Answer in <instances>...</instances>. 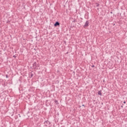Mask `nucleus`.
<instances>
[{
    "mask_svg": "<svg viewBox=\"0 0 127 127\" xmlns=\"http://www.w3.org/2000/svg\"><path fill=\"white\" fill-rule=\"evenodd\" d=\"M32 69L38 70V68H39V64L36 62H34L32 64Z\"/></svg>",
    "mask_w": 127,
    "mask_h": 127,
    "instance_id": "obj_1",
    "label": "nucleus"
},
{
    "mask_svg": "<svg viewBox=\"0 0 127 127\" xmlns=\"http://www.w3.org/2000/svg\"><path fill=\"white\" fill-rule=\"evenodd\" d=\"M50 124L51 123L48 121H46L44 122V125H45V127H49Z\"/></svg>",
    "mask_w": 127,
    "mask_h": 127,
    "instance_id": "obj_2",
    "label": "nucleus"
},
{
    "mask_svg": "<svg viewBox=\"0 0 127 127\" xmlns=\"http://www.w3.org/2000/svg\"><path fill=\"white\" fill-rule=\"evenodd\" d=\"M54 26H55V27H56L57 26H60V23L59 22H58V21H57L54 24Z\"/></svg>",
    "mask_w": 127,
    "mask_h": 127,
    "instance_id": "obj_3",
    "label": "nucleus"
},
{
    "mask_svg": "<svg viewBox=\"0 0 127 127\" xmlns=\"http://www.w3.org/2000/svg\"><path fill=\"white\" fill-rule=\"evenodd\" d=\"M89 26V21H86L84 25V28L85 27H88Z\"/></svg>",
    "mask_w": 127,
    "mask_h": 127,
    "instance_id": "obj_4",
    "label": "nucleus"
},
{
    "mask_svg": "<svg viewBox=\"0 0 127 127\" xmlns=\"http://www.w3.org/2000/svg\"><path fill=\"white\" fill-rule=\"evenodd\" d=\"M98 94L100 96H102V91H99L98 92Z\"/></svg>",
    "mask_w": 127,
    "mask_h": 127,
    "instance_id": "obj_5",
    "label": "nucleus"
},
{
    "mask_svg": "<svg viewBox=\"0 0 127 127\" xmlns=\"http://www.w3.org/2000/svg\"><path fill=\"white\" fill-rule=\"evenodd\" d=\"M29 74L30 75V78H32V77H33V73L30 72Z\"/></svg>",
    "mask_w": 127,
    "mask_h": 127,
    "instance_id": "obj_6",
    "label": "nucleus"
},
{
    "mask_svg": "<svg viewBox=\"0 0 127 127\" xmlns=\"http://www.w3.org/2000/svg\"><path fill=\"white\" fill-rule=\"evenodd\" d=\"M96 4L97 7H99V6H100V4H99L98 3H96Z\"/></svg>",
    "mask_w": 127,
    "mask_h": 127,
    "instance_id": "obj_7",
    "label": "nucleus"
},
{
    "mask_svg": "<svg viewBox=\"0 0 127 127\" xmlns=\"http://www.w3.org/2000/svg\"><path fill=\"white\" fill-rule=\"evenodd\" d=\"M13 58H16V56L14 55V56H13Z\"/></svg>",
    "mask_w": 127,
    "mask_h": 127,
    "instance_id": "obj_8",
    "label": "nucleus"
},
{
    "mask_svg": "<svg viewBox=\"0 0 127 127\" xmlns=\"http://www.w3.org/2000/svg\"><path fill=\"white\" fill-rule=\"evenodd\" d=\"M55 103H58V100H55Z\"/></svg>",
    "mask_w": 127,
    "mask_h": 127,
    "instance_id": "obj_9",
    "label": "nucleus"
},
{
    "mask_svg": "<svg viewBox=\"0 0 127 127\" xmlns=\"http://www.w3.org/2000/svg\"><path fill=\"white\" fill-rule=\"evenodd\" d=\"M64 44H66V41H64Z\"/></svg>",
    "mask_w": 127,
    "mask_h": 127,
    "instance_id": "obj_10",
    "label": "nucleus"
},
{
    "mask_svg": "<svg viewBox=\"0 0 127 127\" xmlns=\"http://www.w3.org/2000/svg\"><path fill=\"white\" fill-rule=\"evenodd\" d=\"M121 108H124V104H123L122 106H121Z\"/></svg>",
    "mask_w": 127,
    "mask_h": 127,
    "instance_id": "obj_11",
    "label": "nucleus"
},
{
    "mask_svg": "<svg viewBox=\"0 0 127 127\" xmlns=\"http://www.w3.org/2000/svg\"><path fill=\"white\" fill-rule=\"evenodd\" d=\"M92 68H94V67H95V65H92Z\"/></svg>",
    "mask_w": 127,
    "mask_h": 127,
    "instance_id": "obj_12",
    "label": "nucleus"
},
{
    "mask_svg": "<svg viewBox=\"0 0 127 127\" xmlns=\"http://www.w3.org/2000/svg\"><path fill=\"white\" fill-rule=\"evenodd\" d=\"M8 76L7 75V74L6 75V78H8Z\"/></svg>",
    "mask_w": 127,
    "mask_h": 127,
    "instance_id": "obj_13",
    "label": "nucleus"
},
{
    "mask_svg": "<svg viewBox=\"0 0 127 127\" xmlns=\"http://www.w3.org/2000/svg\"><path fill=\"white\" fill-rule=\"evenodd\" d=\"M126 101H124V104H126Z\"/></svg>",
    "mask_w": 127,
    "mask_h": 127,
    "instance_id": "obj_14",
    "label": "nucleus"
},
{
    "mask_svg": "<svg viewBox=\"0 0 127 127\" xmlns=\"http://www.w3.org/2000/svg\"><path fill=\"white\" fill-rule=\"evenodd\" d=\"M82 107H85V105L83 104Z\"/></svg>",
    "mask_w": 127,
    "mask_h": 127,
    "instance_id": "obj_15",
    "label": "nucleus"
},
{
    "mask_svg": "<svg viewBox=\"0 0 127 127\" xmlns=\"http://www.w3.org/2000/svg\"><path fill=\"white\" fill-rule=\"evenodd\" d=\"M18 116H19V118H20V114H18Z\"/></svg>",
    "mask_w": 127,
    "mask_h": 127,
    "instance_id": "obj_16",
    "label": "nucleus"
},
{
    "mask_svg": "<svg viewBox=\"0 0 127 127\" xmlns=\"http://www.w3.org/2000/svg\"><path fill=\"white\" fill-rule=\"evenodd\" d=\"M113 25H114V26L116 25V24H114Z\"/></svg>",
    "mask_w": 127,
    "mask_h": 127,
    "instance_id": "obj_17",
    "label": "nucleus"
},
{
    "mask_svg": "<svg viewBox=\"0 0 127 127\" xmlns=\"http://www.w3.org/2000/svg\"><path fill=\"white\" fill-rule=\"evenodd\" d=\"M103 82H105V79L103 80Z\"/></svg>",
    "mask_w": 127,
    "mask_h": 127,
    "instance_id": "obj_18",
    "label": "nucleus"
},
{
    "mask_svg": "<svg viewBox=\"0 0 127 127\" xmlns=\"http://www.w3.org/2000/svg\"><path fill=\"white\" fill-rule=\"evenodd\" d=\"M111 13H112V12H111Z\"/></svg>",
    "mask_w": 127,
    "mask_h": 127,
    "instance_id": "obj_19",
    "label": "nucleus"
}]
</instances>
